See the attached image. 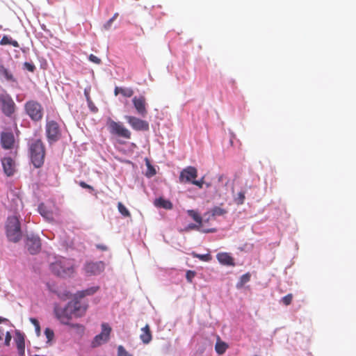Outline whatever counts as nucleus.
<instances>
[{
    "mask_svg": "<svg viewBox=\"0 0 356 356\" xmlns=\"http://www.w3.org/2000/svg\"><path fill=\"white\" fill-rule=\"evenodd\" d=\"M6 233L9 241L18 242L22 237L19 220L17 216H9L6 222Z\"/></svg>",
    "mask_w": 356,
    "mask_h": 356,
    "instance_id": "nucleus-3",
    "label": "nucleus"
},
{
    "mask_svg": "<svg viewBox=\"0 0 356 356\" xmlns=\"http://www.w3.org/2000/svg\"><path fill=\"white\" fill-rule=\"evenodd\" d=\"M54 312L56 317L62 324L70 325L73 328L80 329L81 331L84 330V327L82 325L78 323H70V321L72 320V316H74V314L70 302L64 308L55 307Z\"/></svg>",
    "mask_w": 356,
    "mask_h": 356,
    "instance_id": "nucleus-4",
    "label": "nucleus"
},
{
    "mask_svg": "<svg viewBox=\"0 0 356 356\" xmlns=\"http://www.w3.org/2000/svg\"><path fill=\"white\" fill-rule=\"evenodd\" d=\"M104 270V264L102 261L87 262L84 266V271L87 275H96Z\"/></svg>",
    "mask_w": 356,
    "mask_h": 356,
    "instance_id": "nucleus-12",
    "label": "nucleus"
},
{
    "mask_svg": "<svg viewBox=\"0 0 356 356\" xmlns=\"http://www.w3.org/2000/svg\"><path fill=\"white\" fill-rule=\"evenodd\" d=\"M51 271L62 277H70L74 273V263L72 260L62 258L50 264Z\"/></svg>",
    "mask_w": 356,
    "mask_h": 356,
    "instance_id": "nucleus-2",
    "label": "nucleus"
},
{
    "mask_svg": "<svg viewBox=\"0 0 356 356\" xmlns=\"http://www.w3.org/2000/svg\"><path fill=\"white\" fill-rule=\"evenodd\" d=\"M96 248L102 251L108 250V247L104 244H97V245H96Z\"/></svg>",
    "mask_w": 356,
    "mask_h": 356,
    "instance_id": "nucleus-48",
    "label": "nucleus"
},
{
    "mask_svg": "<svg viewBox=\"0 0 356 356\" xmlns=\"http://www.w3.org/2000/svg\"><path fill=\"white\" fill-rule=\"evenodd\" d=\"M201 225L200 224L195 225V224H190L188 225L187 229H199L200 228Z\"/></svg>",
    "mask_w": 356,
    "mask_h": 356,
    "instance_id": "nucleus-47",
    "label": "nucleus"
},
{
    "mask_svg": "<svg viewBox=\"0 0 356 356\" xmlns=\"http://www.w3.org/2000/svg\"><path fill=\"white\" fill-rule=\"evenodd\" d=\"M1 163L4 173L8 176H13L15 172V163L10 157H5L1 159Z\"/></svg>",
    "mask_w": 356,
    "mask_h": 356,
    "instance_id": "nucleus-16",
    "label": "nucleus"
},
{
    "mask_svg": "<svg viewBox=\"0 0 356 356\" xmlns=\"http://www.w3.org/2000/svg\"><path fill=\"white\" fill-rule=\"evenodd\" d=\"M26 247L31 254H37L41 248L40 238L33 234L28 236L26 239Z\"/></svg>",
    "mask_w": 356,
    "mask_h": 356,
    "instance_id": "nucleus-11",
    "label": "nucleus"
},
{
    "mask_svg": "<svg viewBox=\"0 0 356 356\" xmlns=\"http://www.w3.org/2000/svg\"><path fill=\"white\" fill-rule=\"evenodd\" d=\"M35 356H40V355H35Z\"/></svg>",
    "mask_w": 356,
    "mask_h": 356,
    "instance_id": "nucleus-55",
    "label": "nucleus"
},
{
    "mask_svg": "<svg viewBox=\"0 0 356 356\" xmlns=\"http://www.w3.org/2000/svg\"><path fill=\"white\" fill-rule=\"evenodd\" d=\"M11 335L10 334V332H7L6 333V338H5V345L6 346H9L10 345V342L11 341Z\"/></svg>",
    "mask_w": 356,
    "mask_h": 356,
    "instance_id": "nucleus-46",
    "label": "nucleus"
},
{
    "mask_svg": "<svg viewBox=\"0 0 356 356\" xmlns=\"http://www.w3.org/2000/svg\"><path fill=\"white\" fill-rule=\"evenodd\" d=\"M125 119L131 127L136 131L149 130V123L145 120L131 115L125 116Z\"/></svg>",
    "mask_w": 356,
    "mask_h": 356,
    "instance_id": "nucleus-10",
    "label": "nucleus"
},
{
    "mask_svg": "<svg viewBox=\"0 0 356 356\" xmlns=\"http://www.w3.org/2000/svg\"><path fill=\"white\" fill-rule=\"evenodd\" d=\"M197 177V170L195 167L188 166L184 168L180 173L179 180L181 182H191Z\"/></svg>",
    "mask_w": 356,
    "mask_h": 356,
    "instance_id": "nucleus-14",
    "label": "nucleus"
},
{
    "mask_svg": "<svg viewBox=\"0 0 356 356\" xmlns=\"http://www.w3.org/2000/svg\"><path fill=\"white\" fill-rule=\"evenodd\" d=\"M10 195L13 196L11 199L12 204L10 205L11 209L17 211L19 208L22 207V201L18 195H16L14 191H10Z\"/></svg>",
    "mask_w": 356,
    "mask_h": 356,
    "instance_id": "nucleus-22",
    "label": "nucleus"
},
{
    "mask_svg": "<svg viewBox=\"0 0 356 356\" xmlns=\"http://www.w3.org/2000/svg\"><path fill=\"white\" fill-rule=\"evenodd\" d=\"M46 136L49 143L58 141L61 136V131L59 124L54 120L47 121Z\"/></svg>",
    "mask_w": 356,
    "mask_h": 356,
    "instance_id": "nucleus-7",
    "label": "nucleus"
},
{
    "mask_svg": "<svg viewBox=\"0 0 356 356\" xmlns=\"http://www.w3.org/2000/svg\"><path fill=\"white\" fill-rule=\"evenodd\" d=\"M3 29L2 26L0 25V30H1Z\"/></svg>",
    "mask_w": 356,
    "mask_h": 356,
    "instance_id": "nucleus-53",
    "label": "nucleus"
},
{
    "mask_svg": "<svg viewBox=\"0 0 356 356\" xmlns=\"http://www.w3.org/2000/svg\"><path fill=\"white\" fill-rule=\"evenodd\" d=\"M148 171L147 172V176L150 177L156 175L155 169L147 161Z\"/></svg>",
    "mask_w": 356,
    "mask_h": 356,
    "instance_id": "nucleus-40",
    "label": "nucleus"
},
{
    "mask_svg": "<svg viewBox=\"0 0 356 356\" xmlns=\"http://www.w3.org/2000/svg\"><path fill=\"white\" fill-rule=\"evenodd\" d=\"M122 88H121V87H118V86L115 87V90H114L115 95H118V94H120Z\"/></svg>",
    "mask_w": 356,
    "mask_h": 356,
    "instance_id": "nucleus-49",
    "label": "nucleus"
},
{
    "mask_svg": "<svg viewBox=\"0 0 356 356\" xmlns=\"http://www.w3.org/2000/svg\"><path fill=\"white\" fill-rule=\"evenodd\" d=\"M140 339L145 344L149 343L152 341V336L149 325L147 324L141 329Z\"/></svg>",
    "mask_w": 356,
    "mask_h": 356,
    "instance_id": "nucleus-20",
    "label": "nucleus"
},
{
    "mask_svg": "<svg viewBox=\"0 0 356 356\" xmlns=\"http://www.w3.org/2000/svg\"><path fill=\"white\" fill-rule=\"evenodd\" d=\"M154 205L159 208H163L165 209H172L173 207L172 203L163 197H159L154 200Z\"/></svg>",
    "mask_w": 356,
    "mask_h": 356,
    "instance_id": "nucleus-21",
    "label": "nucleus"
},
{
    "mask_svg": "<svg viewBox=\"0 0 356 356\" xmlns=\"http://www.w3.org/2000/svg\"><path fill=\"white\" fill-rule=\"evenodd\" d=\"M250 273H247L244 275H243L241 278H240V280L238 282V283L237 284V287L238 288H241L245 284H246L247 282H248L250 280Z\"/></svg>",
    "mask_w": 356,
    "mask_h": 356,
    "instance_id": "nucleus-31",
    "label": "nucleus"
},
{
    "mask_svg": "<svg viewBox=\"0 0 356 356\" xmlns=\"http://www.w3.org/2000/svg\"><path fill=\"white\" fill-rule=\"evenodd\" d=\"M245 192L241 191L237 194V196L234 198V202L238 205H241L245 201Z\"/></svg>",
    "mask_w": 356,
    "mask_h": 356,
    "instance_id": "nucleus-32",
    "label": "nucleus"
},
{
    "mask_svg": "<svg viewBox=\"0 0 356 356\" xmlns=\"http://www.w3.org/2000/svg\"><path fill=\"white\" fill-rule=\"evenodd\" d=\"M227 213V211L225 209L219 207H215L211 210V214L213 216H224Z\"/></svg>",
    "mask_w": 356,
    "mask_h": 356,
    "instance_id": "nucleus-29",
    "label": "nucleus"
},
{
    "mask_svg": "<svg viewBox=\"0 0 356 356\" xmlns=\"http://www.w3.org/2000/svg\"><path fill=\"white\" fill-rule=\"evenodd\" d=\"M70 304L71 305L74 316L77 318L81 317L86 314L88 309L87 304H83L78 300L71 301Z\"/></svg>",
    "mask_w": 356,
    "mask_h": 356,
    "instance_id": "nucleus-15",
    "label": "nucleus"
},
{
    "mask_svg": "<svg viewBox=\"0 0 356 356\" xmlns=\"http://www.w3.org/2000/svg\"><path fill=\"white\" fill-rule=\"evenodd\" d=\"M79 186H81L83 188H87V189H89V190L92 191H94V188H93L92 186L88 185V184H86L84 181H80L79 182Z\"/></svg>",
    "mask_w": 356,
    "mask_h": 356,
    "instance_id": "nucleus-45",
    "label": "nucleus"
},
{
    "mask_svg": "<svg viewBox=\"0 0 356 356\" xmlns=\"http://www.w3.org/2000/svg\"><path fill=\"white\" fill-rule=\"evenodd\" d=\"M1 143L6 149H11L14 144V136L12 133L3 132L1 134Z\"/></svg>",
    "mask_w": 356,
    "mask_h": 356,
    "instance_id": "nucleus-17",
    "label": "nucleus"
},
{
    "mask_svg": "<svg viewBox=\"0 0 356 356\" xmlns=\"http://www.w3.org/2000/svg\"><path fill=\"white\" fill-rule=\"evenodd\" d=\"M215 232L214 229H209V230L207 231L206 232Z\"/></svg>",
    "mask_w": 356,
    "mask_h": 356,
    "instance_id": "nucleus-52",
    "label": "nucleus"
},
{
    "mask_svg": "<svg viewBox=\"0 0 356 356\" xmlns=\"http://www.w3.org/2000/svg\"><path fill=\"white\" fill-rule=\"evenodd\" d=\"M29 321L34 325L36 334L39 336L40 334V325L39 321L34 318H31Z\"/></svg>",
    "mask_w": 356,
    "mask_h": 356,
    "instance_id": "nucleus-34",
    "label": "nucleus"
},
{
    "mask_svg": "<svg viewBox=\"0 0 356 356\" xmlns=\"http://www.w3.org/2000/svg\"><path fill=\"white\" fill-rule=\"evenodd\" d=\"M216 258L220 264L227 266H234L235 265L233 257L227 252H220L217 254Z\"/></svg>",
    "mask_w": 356,
    "mask_h": 356,
    "instance_id": "nucleus-18",
    "label": "nucleus"
},
{
    "mask_svg": "<svg viewBox=\"0 0 356 356\" xmlns=\"http://www.w3.org/2000/svg\"><path fill=\"white\" fill-rule=\"evenodd\" d=\"M98 289L99 287L93 286L83 291H78L76 293V296L78 298H82L87 296H91L94 294Z\"/></svg>",
    "mask_w": 356,
    "mask_h": 356,
    "instance_id": "nucleus-24",
    "label": "nucleus"
},
{
    "mask_svg": "<svg viewBox=\"0 0 356 356\" xmlns=\"http://www.w3.org/2000/svg\"><path fill=\"white\" fill-rule=\"evenodd\" d=\"M0 44L1 45L10 44L15 47H19V44L17 40H14L11 38L8 37L7 35L3 36V38L0 40Z\"/></svg>",
    "mask_w": 356,
    "mask_h": 356,
    "instance_id": "nucleus-25",
    "label": "nucleus"
},
{
    "mask_svg": "<svg viewBox=\"0 0 356 356\" xmlns=\"http://www.w3.org/2000/svg\"><path fill=\"white\" fill-rule=\"evenodd\" d=\"M132 102L134 104V108H136L137 113L141 115L142 117H145L147 114V103H146V99L144 96H135L132 99Z\"/></svg>",
    "mask_w": 356,
    "mask_h": 356,
    "instance_id": "nucleus-13",
    "label": "nucleus"
},
{
    "mask_svg": "<svg viewBox=\"0 0 356 356\" xmlns=\"http://www.w3.org/2000/svg\"><path fill=\"white\" fill-rule=\"evenodd\" d=\"M24 65L25 68L29 72H33L35 70V66L33 63L25 62Z\"/></svg>",
    "mask_w": 356,
    "mask_h": 356,
    "instance_id": "nucleus-44",
    "label": "nucleus"
},
{
    "mask_svg": "<svg viewBox=\"0 0 356 356\" xmlns=\"http://www.w3.org/2000/svg\"><path fill=\"white\" fill-rule=\"evenodd\" d=\"M0 76H3L7 81H14L13 74L3 65H0Z\"/></svg>",
    "mask_w": 356,
    "mask_h": 356,
    "instance_id": "nucleus-26",
    "label": "nucleus"
},
{
    "mask_svg": "<svg viewBox=\"0 0 356 356\" xmlns=\"http://www.w3.org/2000/svg\"><path fill=\"white\" fill-rule=\"evenodd\" d=\"M227 348V344L223 341H217L215 346V350L219 355L225 353Z\"/></svg>",
    "mask_w": 356,
    "mask_h": 356,
    "instance_id": "nucleus-27",
    "label": "nucleus"
},
{
    "mask_svg": "<svg viewBox=\"0 0 356 356\" xmlns=\"http://www.w3.org/2000/svg\"><path fill=\"white\" fill-rule=\"evenodd\" d=\"M1 340H2V337L0 336V341H1Z\"/></svg>",
    "mask_w": 356,
    "mask_h": 356,
    "instance_id": "nucleus-54",
    "label": "nucleus"
},
{
    "mask_svg": "<svg viewBox=\"0 0 356 356\" xmlns=\"http://www.w3.org/2000/svg\"><path fill=\"white\" fill-rule=\"evenodd\" d=\"M193 256L196 258L200 259L202 261H209L211 260V257L209 254H193Z\"/></svg>",
    "mask_w": 356,
    "mask_h": 356,
    "instance_id": "nucleus-37",
    "label": "nucleus"
},
{
    "mask_svg": "<svg viewBox=\"0 0 356 356\" xmlns=\"http://www.w3.org/2000/svg\"><path fill=\"white\" fill-rule=\"evenodd\" d=\"M187 213L196 222L202 225V218L197 211L191 209L188 210Z\"/></svg>",
    "mask_w": 356,
    "mask_h": 356,
    "instance_id": "nucleus-28",
    "label": "nucleus"
},
{
    "mask_svg": "<svg viewBox=\"0 0 356 356\" xmlns=\"http://www.w3.org/2000/svg\"><path fill=\"white\" fill-rule=\"evenodd\" d=\"M111 330V327L108 325V324L105 323H102V332L100 334L96 335L93 339L92 341V346L95 348L108 341Z\"/></svg>",
    "mask_w": 356,
    "mask_h": 356,
    "instance_id": "nucleus-9",
    "label": "nucleus"
},
{
    "mask_svg": "<svg viewBox=\"0 0 356 356\" xmlns=\"http://www.w3.org/2000/svg\"><path fill=\"white\" fill-rule=\"evenodd\" d=\"M195 276V272L193 270H188L186 274V278L190 283L193 282V278Z\"/></svg>",
    "mask_w": 356,
    "mask_h": 356,
    "instance_id": "nucleus-39",
    "label": "nucleus"
},
{
    "mask_svg": "<svg viewBox=\"0 0 356 356\" xmlns=\"http://www.w3.org/2000/svg\"><path fill=\"white\" fill-rule=\"evenodd\" d=\"M26 113L32 121L40 122L44 115V108L40 103L35 100H29L24 104Z\"/></svg>",
    "mask_w": 356,
    "mask_h": 356,
    "instance_id": "nucleus-5",
    "label": "nucleus"
},
{
    "mask_svg": "<svg viewBox=\"0 0 356 356\" xmlns=\"http://www.w3.org/2000/svg\"><path fill=\"white\" fill-rule=\"evenodd\" d=\"M254 356H259V355H254Z\"/></svg>",
    "mask_w": 356,
    "mask_h": 356,
    "instance_id": "nucleus-56",
    "label": "nucleus"
},
{
    "mask_svg": "<svg viewBox=\"0 0 356 356\" xmlns=\"http://www.w3.org/2000/svg\"><path fill=\"white\" fill-rule=\"evenodd\" d=\"M44 334L47 339V342H50L54 337V332L50 328H46L44 330Z\"/></svg>",
    "mask_w": 356,
    "mask_h": 356,
    "instance_id": "nucleus-36",
    "label": "nucleus"
},
{
    "mask_svg": "<svg viewBox=\"0 0 356 356\" xmlns=\"http://www.w3.org/2000/svg\"><path fill=\"white\" fill-rule=\"evenodd\" d=\"M0 110L3 113L10 117L15 111V104L8 95H0Z\"/></svg>",
    "mask_w": 356,
    "mask_h": 356,
    "instance_id": "nucleus-8",
    "label": "nucleus"
},
{
    "mask_svg": "<svg viewBox=\"0 0 356 356\" xmlns=\"http://www.w3.org/2000/svg\"><path fill=\"white\" fill-rule=\"evenodd\" d=\"M29 152L31 161L35 168L42 167L46 154L45 146L40 139H32L29 144Z\"/></svg>",
    "mask_w": 356,
    "mask_h": 356,
    "instance_id": "nucleus-1",
    "label": "nucleus"
},
{
    "mask_svg": "<svg viewBox=\"0 0 356 356\" xmlns=\"http://www.w3.org/2000/svg\"><path fill=\"white\" fill-rule=\"evenodd\" d=\"M38 211L47 220H53V213L47 209V208L44 206V204H41L38 207Z\"/></svg>",
    "mask_w": 356,
    "mask_h": 356,
    "instance_id": "nucleus-23",
    "label": "nucleus"
},
{
    "mask_svg": "<svg viewBox=\"0 0 356 356\" xmlns=\"http://www.w3.org/2000/svg\"><path fill=\"white\" fill-rule=\"evenodd\" d=\"M118 209L119 212L124 217H130L131 213L127 209V207L122 203L118 202Z\"/></svg>",
    "mask_w": 356,
    "mask_h": 356,
    "instance_id": "nucleus-30",
    "label": "nucleus"
},
{
    "mask_svg": "<svg viewBox=\"0 0 356 356\" xmlns=\"http://www.w3.org/2000/svg\"><path fill=\"white\" fill-rule=\"evenodd\" d=\"M107 126L111 134L121 137L125 139H130L131 131L127 129L122 123L117 122L109 118L107 121Z\"/></svg>",
    "mask_w": 356,
    "mask_h": 356,
    "instance_id": "nucleus-6",
    "label": "nucleus"
},
{
    "mask_svg": "<svg viewBox=\"0 0 356 356\" xmlns=\"http://www.w3.org/2000/svg\"><path fill=\"white\" fill-rule=\"evenodd\" d=\"M120 94L125 97H131L134 95V90L131 88H122Z\"/></svg>",
    "mask_w": 356,
    "mask_h": 356,
    "instance_id": "nucleus-33",
    "label": "nucleus"
},
{
    "mask_svg": "<svg viewBox=\"0 0 356 356\" xmlns=\"http://www.w3.org/2000/svg\"><path fill=\"white\" fill-rule=\"evenodd\" d=\"M118 13H115L113 15V16L104 24V28L106 29H108L111 26V24L113 23V22L116 19V17H118Z\"/></svg>",
    "mask_w": 356,
    "mask_h": 356,
    "instance_id": "nucleus-41",
    "label": "nucleus"
},
{
    "mask_svg": "<svg viewBox=\"0 0 356 356\" xmlns=\"http://www.w3.org/2000/svg\"><path fill=\"white\" fill-rule=\"evenodd\" d=\"M193 184L197 186L199 188H202L204 184V177H202L200 180H194L192 182Z\"/></svg>",
    "mask_w": 356,
    "mask_h": 356,
    "instance_id": "nucleus-43",
    "label": "nucleus"
},
{
    "mask_svg": "<svg viewBox=\"0 0 356 356\" xmlns=\"http://www.w3.org/2000/svg\"><path fill=\"white\" fill-rule=\"evenodd\" d=\"M204 184L206 185L207 188H209L211 186V184L210 183H204Z\"/></svg>",
    "mask_w": 356,
    "mask_h": 356,
    "instance_id": "nucleus-51",
    "label": "nucleus"
},
{
    "mask_svg": "<svg viewBox=\"0 0 356 356\" xmlns=\"http://www.w3.org/2000/svg\"><path fill=\"white\" fill-rule=\"evenodd\" d=\"M15 343L19 356H24L25 353L24 337L19 332H16Z\"/></svg>",
    "mask_w": 356,
    "mask_h": 356,
    "instance_id": "nucleus-19",
    "label": "nucleus"
},
{
    "mask_svg": "<svg viewBox=\"0 0 356 356\" xmlns=\"http://www.w3.org/2000/svg\"><path fill=\"white\" fill-rule=\"evenodd\" d=\"M8 320L6 318L0 316V323H6Z\"/></svg>",
    "mask_w": 356,
    "mask_h": 356,
    "instance_id": "nucleus-50",
    "label": "nucleus"
},
{
    "mask_svg": "<svg viewBox=\"0 0 356 356\" xmlns=\"http://www.w3.org/2000/svg\"><path fill=\"white\" fill-rule=\"evenodd\" d=\"M89 60L95 63V64H100L101 63V59L99 58L97 56H95L94 54H90L89 56Z\"/></svg>",
    "mask_w": 356,
    "mask_h": 356,
    "instance_id": "nucleus-42",
    "label": "nucleus"
},
{
    "mask_svg": "<svg viewBox=\"0 0 356 356\" xmlns=\"http://www.w3.org/2000/svg\"><path fill=\"white\" fill-rule=\"evenodd\" d=\"M292 300H293V295L291 293H289L286 296H284L282 298L281 301L284 305L288 306V305H291Z\"/></svg>",
    "mask_w": 356,
    "mask_h": 356,
    "instance_id": "nucleus-35",
    "label": "nucleus"
},
{
    "mask_svg": "<svg viewBox=\"0 0 356 356\" xmlns=\"http://www.w3.org/2000/svg\"><path fill=\"white\" fill-rule=\"evenodd\" d=\"M118 356H131L122 346H119L118 348Z\"/></svg>",
    "mask_w": 356,
    "mask_h": 356,
    "instance_id": "nucleus-38",
    "label": "nucleus"
}]
</instances>
